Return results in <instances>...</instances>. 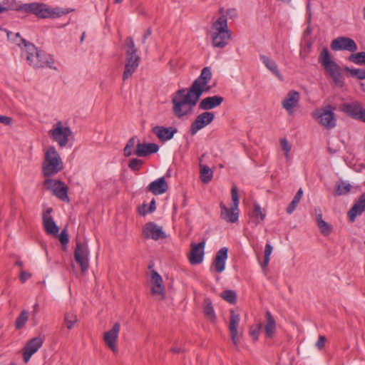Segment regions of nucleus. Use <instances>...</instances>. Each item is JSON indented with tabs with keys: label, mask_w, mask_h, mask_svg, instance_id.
I'll return each mask as SVG.
<instances>
[{
	"label": "nucleus",
	"mask_w": 365,
	"mask_h": 365,
	"mask_svg": "<svg viewBox=\"0 0 365 365\" xmlns=\"http://www.w3.org/2000/svg\"><path fill=\"white\" fill-rule=\"evenodd\" d=\"M211 78L210 68L205 67L187 91L185 88H181L175 93L172 103L173 111L175 116L181 118L192 111L202 94L211 89V86L208 85Z\"/></svg>",
	"instance_id": "nucleus-1"
},
{
	"label": "nucleus",
	"mask_w": 365,
	"mask_h": 365,
	"mask_svg": "<svg viewBox=\"0 0 365 365\" xmlns=\"http://www.w3.org/2000/svg\"><path fill=\"white\" fill-rule=\"evenodd\" d=\"M218 12L220 16L212 24V29L215 31L212 34L213 46H225L230 43L231 32L227 29L224 9L220 8Z\"/></svg>",
	"instance_id": "nucleus-2"
},
{
	"label": "nucleus",
	"mask_w": 365,
	"mask_h": 365,
	"mask_svg": "<svg viewBox=\"0 0 365 365\" xmlns=\"http://www.w3.org/2000/svg\"><path fill=\"white\" fill-rule=\"evenodd\" d=\"M63 168L60 155L53 146L49 147L44 155L42 163V173L46 178L55 175Z\"/></svg>",
	"instance_id": "nucleus-3"
},
{
	"label": "nucleus",
	"mask_w": 365,
	"mask_h": 365,
	"mask_svg": "<svg viewBox=\"0 0 365 365\" xmlns=\"http://www.w3.org/2000/svg\"><path fill=\"white\" fill-rule=\"evenodd\" d=\"M21 55L34 68L51 67L53 63L51 56L38 47H24Z\"/></svg>",
	"instance_id": "nucleus-4"
},
{
	"label": "nucleus",
	"mask_w": 365,
	"mask_h": 365,
	"mask_svg": "<svg viewBox=\"0 0 365 365\" xmlns=\"http://www.w3.org/2000/svg\"><path fill=\"white\" fill-rule=\"evenodd\" d=\"M334 110V106L328 104L315 109L312 113V116L324 129H332L336 125Z\"/></svg>",
	"instance_id": "nucleus-5"
},
{
	"label": "nucleus",
	"mask_w": 365,
	"mask_h": 365,
	"mask_svg": "<svg viewBox=\"0 0 365 365\" xmlns=\"http://www.w3.org/2000/svg\"><path fill=\"white\" fill-rule=\"evenodd\" d=\"M319 61L324 70L330 75L336 85L341 87L344 84V78L341 73L339 66L331 58L327 48H324L321 53Z\"/></svg>",
	"instance_id": "nucleus-6"
},
{
	"label": "nucleus",
	"mask_w": 365,
	"mask_h": 365,
	"mask_svg": "<svg viewBox=\"0 0 365 365\" xmlns=\"http://www.w3.org/2000/svg\"><path fill=\"white\" fill-rule=\"evenodd\" d=\"M19 9L33 14L41 19L60 16L65 14L63 11H60L58 9L50 10L46 4L41 3L24 4L20 6Z\"/></svg>",
	"instance_id": "nucleus-7"
},
{
	"label": "nucleus",
	"mask_w": 365,
	"mask_h": 365,
	"mask_svg": "<svg viewBox=\"0 0 365 365\" xmlns=\"http://www.w3.org/2000/svg\"><path fill=\"white\" fill-rule=\"evenodd\" d=\"M232 206L230 209L227 208L222 202L220 203V217L222 220L228 222H236L239 217V196L236 186H233L231 190Z\"/></svg>",
	"instance_id": "nucleus-8"
},
{
	"label": "nucleus",
	"mask_w": 365,
	"mask_h": 365,
	"mask_svg": "<svg viewBox=\"0 0 365 365\" xmlns=\"http://www.w3.org/2000/svg\"><path fill=\"white\" fill-rule=\"evenodd\" d=\"M140 58L135 47H128L126 51L125 70L123 80L125 81L130 77L139 66Z\"/></svg>",
	"instance_id": "nucleus-9"
},
{
	"label": "nucleus",
	"mask_w": 365,
	"mask_h": 365,
	"mask_svg": "<svg viewBox=\"0 0 365 365\" xmlns=\"http://www.w3.org/2000/svg\"><path fill=\"white\" fill-rule=\"evenodd\" d=\"M48 134L61 148H63L68 144V138L72 135V131L70 128L63 126L59 121L53 125V129L48 131Z\"/></svg>",
	"instance_id": "nucleus-10"
},
{
	"label": "nucleus",
	"mask_w": 365,
	"mask_h": 365,
	"mask_svg": "<svg viewBox=\"0 0 365 365\" xmlns=\"http://www.w3.org/2000/svg\"><path fill=\"white\" fill-rule=\"evenodd\" d=\"M88 255L89 250L87 244L77 240L74 250V258L80 265L83 273L86 272L89 267Z\"/></svg>",
	"instance_id": "nucleus-11"
},
{
	"label": "nucleus",
	"mask_w": 365,
	"mask_h": 365,
	"mask_svg": "<svg viewBox=\"0 0 365 365\" xmlns=\"http://www.w3.org/2000/svg\"><path fill=\"white\" fill-rule=\"evenodd\" d=\"M341 110L352 118L365 123V109L360 103L355 101L344 103Z\"/></svg>",
	"instance_id": "nucleus-12"
},
{
	"label": "nucleus",
	"mask_w": 365,
	"mask_h": 365,
	"mask_svg": "<svg viewBox=\"0 0 365 365\" xmlns=\"http://www.w3.org/2000/svg\"><path fill=\"white\" fill-rule=\"evenodd\" d=\"M215 119V114L212 112H204L198 115L191 123L190 133L192 135H195L200 130L210 124Z\"/></svg>",
	"instance_id": "nucleus-13"
},
{
	"label": "nucleus",
	"mask_w": 365,
	"mask_h": 365,
	"mask_svg": "<svg viewBox=\"0 0 365 365\" xmlns=\"http://www.w3.org/2000/svg\"><path fill=\"white\" fill-rule=\"evenodd\" d=\"M240 322V314L235 313L234 310H230V322L228 325V329L230 332V337L232 343L238 349V344L240 342V339L242 336V334H240L238 331V327Z\"/></svg>",
	"instance_id": "nucleus-14"
},
{
	"label": "nucleus",
	"mask_w": 365,
	"mask_h": 365,
	"mask_svg": "<svg viewBox=\"0 0 365 365\" xmlns=\"http://www.w3.org/2000/svg\"><path fill=\"white\" fill-rule=\"evenodd\" d=\"M150 291L152 294L159 297V299H164L165 297V288L162 277L155 270H152L150 274Z\"/></svg>",
	"instance_id": "nucleus-15"
},
{
	"label": "nucleus",
	"mask_w": 365,
	"mask_h": 365,
	"mask_svg": "<svg viewBox=\"0 0 365 365\" xmlns=\"http://www.w3.org/2000/svg\"><path fill=\"white\" fill-rule=\"evenodd\" d=\"M43 339L41 336L34 337L30 339L24 348L23 357L25 363H28L31 356L34 354L42 346Z\"/></svg>",
	"instance_id": "nucleus-16"
},
{
	"label": "nucleus",
	"mask_w": 365,
	"mask_h": 365,
	"mask_svg": "<svg viewBox=\"0 0 365 365\" xmlns=\"http://www.w3.org/2000/svg\"><path fill=\"white\" fill-rule=\"evenodd\" d=\"M120 324L119 322H115L112 329L104 333L103 340L106 346L111 349L113 352L118 351L117 339L120 331Z\"/></svg>",
	"instance_id": "nucleus-17"
},
{
	"label": "nucleus",
	"mask_w": 365,
	"mask_h": 365,
	"mask_svg": "<svg viewBox=\"0 0 365 365\" xmlns=\"http://www.w3.org/2000/svg\"><path fill=\"white\" fill-rule=\"evenodd\" d=\"M53 209L48 207L42 214L43 227L45 232L50 235H56L59 231V228L51 216Z\"/></svg>",
	"instance_id": "nucleus-18"
},
{
	"label": "nucleus",
	"mask_w": 365,
	"mask_h": 365,
	"mask_svg": "<svg viewBox=\"0 0 365 365\" xmlns=\"http://www.w3.org/2000/svg\"><path fill=\"white\" fill-rule=\"evenodd\" d=\"M143 232L145 237L150 238L154 240L163 239L166 237L165 232L163 231L162 227L152 222L145 224Z\"/></svg>",
	"instance_id": "nucleus-19"
},
{
	"label": "nucleus",
	"mask_w": 365,
	"mask_h": 365,
	"mask_svg": "<svg viewBox=\"0 0 365 365\" xmlns=\"http://www.w3.org/2000/svg\"><path fill=\"white\" fill-rule=\"evenodd\" d=\"M205 245V241H202L198 244H191V251L189 255V260L190 264H197L202 262Z\"/></svg>",
	"instance_id": "nucleus-20"
},
{
	"label": "nucleus",
	"mask_w": 365,
	"mask_h": 365,
	"mask_svg": "<svg viewBox=\"0 0 365 365\" xmlns=\"http://www.w3.org/2000/svg\"><path fill=\"white\" fill-rule=\"evenodd\" d=\"M299 92L292 90L288 92L287 95L282 102V106L289 114L293 113V109L297 107L299 102Z\"/></svg>",
	"instance_id": "nucleus-21"
},
{
	"label": "nucleus",
	"mask_w": 365,
	"mask_h": 365,
	"mask_svg": "<svg viewBox=\"0 0 365 365\" xmlns=\"http://www.w3.org/2000/svg\"><path fill=\"white\" fill-rule=\"evenodd\" d=\"M152 131L160 141L165 142L173 138L174 135L178 132V129L174 127L166 128L157 125L153 128Z\"/></svg>",
	"instance_id": "nucleus-22"
},
{
	"label": "nucleus",
	"mask_w": 365,
	"mask_h": 365,
	"mask_svg": "<svg viewBox=\"0 0 365 365\" xmlns=\"http://www.w3.org/2000/svg\"><path fill=\"white\" fill-rule=\"evenodd\" d=\"M159 146L155 143H137V148L134 154L138 157H145L158 151Z\"/></svg>",
	"instance_id": "nucleus-23"
},
{
	"label": "nucleus",
	"mask_w": 365,
	"mask_h": 365,
	"mask_svg": "<svg viewBox=\"0 0 365 365\" xmlns=\"http://www.w3.org/2000/svg\"><path fill=\"white\" fill-rule=\"evenodd\" d=\"M224 101V98L220 96H213L206 97L201 100L199 103V108L201 110H209L213 109Z\"/></svg>",
	"instance_id": "nucleus-24"
},
{
	"label": "nucleus",
	"mask_w": 365,
	"mask_h": 365,
	"mask_svg": "<svg viewBox=\"0 0 365 365\" xmlns=\"http://www.w3.org/2000/svg\"><path fill=\"white\" fill-rule=\"evenodd\" d=\"M168 188L167 182L164 177H161L149 184L147 190L155 195L165 193Z\"/></svg>",
	"instance_id": "nucleus-25"
},
{
	"label": "nucleus",
	"mask_w": 365,
	"mask_h": 365,
	"mask_svg": "<svg viewBox=\"0 0 365 365\" xmlns=\"http://www.w3.org/2000/svg\"><path fill=\"white\" fill-rule=\"evenodd\" d=\"M228 249L227 247L221 248L216 254L213 266L217 272L221 273L225 267V262L227 259Z\"/></svg>",
	"instance_id": "nucleus-26"
},
{
	"label": "nucleus",
	"mask_w": 365,
	"mask_h": 365,
	"mask_svg": "<svg viewBox=\"0 0 365 365\" xmlns=\"http://www.w3.org/2000/svg\"><path fill=\"white\" fill-rule=\"evenodd\" d=\"M365 210V193L362 194L348 212L349 220L353 222L356 216Z\"/></svg>",
	"instance_id": "nucleus-27"
},
{
	"label": "nucleus",
	"mask_w": 365,
	"mask_h": 365,
	"mask_svg": "<svg viewBox=\"0 0 365 365\" xmlns=\"http://www.w3.org/2000/svg\"><path fill=\"white\" fill-rule=\"evenodd\" d=\"M266 324L264 326L265 336L272 338L276 331V321L269 311L265 314Z\"/></svg>",
	"instance_id": "nucleus-28"
},
{
	"label": "nucleus",
	"mask_w": 365,
	"mask_h": 365,
	"mask_svg": "<svg viewBox=\"0 0 365 365\" xmlns=\"http://www.w3.org/2000/svg\"><path fill=\"white\" fill-rule=\"evenodd\" d=\"M315 213H316V219H317V226L319 229L320 232L324 236L329 235L331 232V230H332L331 225L328 224L327 222H325L322 219V211L319 209H318V210L316 209Z\"/></svg>",
	"instance_id": "nucleus-29"
},
{
	"label": "nucleus",
	"mask_w": 365,
	"mask_h": 365,
	"mask_svg": "<svg viewBox=\"0 0 365 365\" xmlns=\"http://www.w3.org/2000/svg\"><path fill=\"white\" fill-rule=\"evenodd\" d=\"M260 58L262 61V63L264 64V66L270 71H272L273 74H274L280 81L283 80V77L280 72L279 71L276 63L273 60L270 59L269 57L264 55H261Z\"/></svg>",
	"instance_id": "nucleus-30"
},
{
	"label": "nucleus",
	"mask_w": 365,
	"mask_h": 365,
	"mask_svg": "<svg viewBox=\"0 0 365 365\" xmlns=\"http://www.w3.org/2000/svg\"><path fill=\"white\" fill-rule=\"evenodd\" d=\"M203 306L204 314L206 318L211 322H215L216 316L211 300L208 298L205 299Z\"/></svg>",
	"instance_id": "nucleus-31"
},
{
	"label": "nucleus",
	"mask_w": 365,
	"mask_h": 365,
	"mask_svg": "<svg viewBox=\"0 0 365 365\" xmlns=\"http://www.w3.org/2000/svg\"><path fill=\"white\" fill-rule=\"evenodd\" d=\"M200 179L204 183L211 181L213 176V171L206 165L200 164Z\"/></svg>",
	"instance_id": "nucleus-32"
},
{
	"label": "nucleus",
	"mask_w": 365,
	"mask_h": 365,
	"mask_svg": "<svg viewBox=\"0 0 365 365\" xmlns=\"http://www.w3.org/2000/svg\"><path fill=\"white\" fill-rule=\"evenodd\" d=\"M7 36L9 42L16 46H31L24 38L21 37L19 33L12 34L10 31H7Z\"/></svg>",
	"instance_id": "nucleus-33"
},
{
	"label": "nucleus",
	"mask_w": 365,
	"mask_h": 365,
	"mask_svg": "<svg viewBox=\"0 0 365 365\" xmlns=\"http://www.w3.org/2000/svg\"><path fill=\"white\" fill-rule=\"evenodd\" d=\"M351 190V185L344 181L339 182L336 184L334 195L335 196L343 195L348 193Z\"/></svg>",
	"instance_id": "nucleus-34"
},
{
	"label": "nucleus",
	"mask_w": 365,
	"mask_h": 365,
	"mask_svg": "<svg viewBox=\"0 0 365 365\" xmlns=\"http://www.w3.org/2000/svg\"><path fill=\"white\" fill-rule=\"evenodd\" d=\"M302 195H303V190L302 188H299V190L297 191V192L296 193L295 196L294 197L293 200H292V202L289 203V205L287 207L286 211H287V214L290 215L295 210Z\"/></svg>",
	"instance_id": "nucleus-35"
},
{
	"label": "nucleus",
	"mask_w": 365,
	"mask_h": 365,
	"mask_svg": "<svg viewBox=\"0 0 365 365\" xmlns=\"http://www.w3.org/2000/svg\"><path fill=\"white\" fill-rule=\"evenodd\" d=\"M330 46H356L354 41L350 38L341 36L334 39Z\"/></svg>",
	"instance_id": "nucleus-36"
},
{
	"label": "nucleus",
	"mask_w": 365,
	"mask_h": 365,
	"mask_svg": "<svg viewBox=\"0 0 365 365\" xmlns=\"http://www.w3.org/2000/svg\"><path fill=\"white\" fill-rule=\"evenodd\" d=\"M67 192H68V187H67V186L63 184V182H61V185H59L57 187V189H56L53 192V194L54 195H56L57 197H58L59 199L65 201V200H68Z\"/></svg>",
	"instance_id": "nucleus-37"
},
{
	"label": "nucleus",
	"mask_w": 365,
	"mask_h": 365,
	"mask_svg": "<svg viewBox=\"0 0 365 365\" xmlns=\"http://www.w3.org/2000/svg\"><path fill=\"white\" fill-rule=\"evenodd\" d=\"M138 141L139 140L135 136H133L128 140L125 147L123 149V154L125 157H129L133 153V150L135 145H137Z\"/></svg>",
	"instance_id": "nucleus-38"
},
{
	"label": "nucleus",
	"mask_w": 365,
	"mask_h": 365,
	"mask_svg": "<svg viewBox=\"0 0 365 365\" xmlns=\"http://www.w3.org/2000/svg\"><path fill=\"white\" fill-rule=\"evenodd\" d=\"M77 321H78L77 316L74 313H73L71 312H68L65 314L64 322H65L66 327L68 329H71L74 327V325L77 322Z\"/></svg>",
	"instance_id": "nucleus-39"
},
{
	"label": "nucleus",
	"mask_w": 365,
	"mask_h": 365,
	"mask_svg": "<svg viewBox=\"0 0 365 365\" xmlns=\"http://www.w3.org/2000/svg\"><path fill=\"white\" fill-rule=\"evenodd\" d=\"M259 217H260L261 220H263L265 217V214L262 211L259 205H255L252 216V222H253L255 225H257L259 223V220L258 218Z\"/></svg>",
	"instance_id": "nucleus-40"
},
{
	"label": "nucleus",
	"mask_w": 365,
	"mask_h": 365,
	"mask_svg": "<svg viewBox=\"0 0 365 365\" xmlns=\"http://www.w3.org/2000/svg\"><path fill=\"white\" fill-rule=\"evenodd\" d=\"M348 59L354 63L365 66V52L352 53L348 57Z\"/></svg>",
	"instance_id": "nucleus-41"
},
{
	"label": "nucleus",
	"mask_w": 365,
	"mask_h": 365,
	"mask_svg": "<svg viewBox=\"0 0 365 365\" xmlns=\"http://www.w3.org/2000/svg\"><path fill=\"white\" fill-rule=\"evenodd\" d=\"M220 297L230 304H235L237 301V294L233 290H225L220 294Z\"/></svg>",
	"instance_id": "nucleus-42"
},
{
	"label": "nucleus",
	"mask_w": 365,
	"mask_h": 365,
	"mask_svg": "<svg viewBox=\"0 0 365 365\" xmlns=\"http://www.w3.org/2000/svg\"><path fill=\"white\" fill-rule=\"evenodd\" d=\"M29 319V312L26 310H23L16 321V328L19 329L22 328Z\"/></svg>",
	"instance_id": "nucleus-43"
},
{
	"label": "nucleus",
	"mask_w": 365,
	"mask_h": 365,
	"mask_svg": "<svg viewBox=\"0 0 365 365\" xmlns=\"http://www.w3.org/2000/svg\"><path fill=\"white\" fill-rule=\"evenodd\" d=\"M61 182H62L61 180H53V179H51V178H47L43 182V185H44V187L47 190H51L53 192L56 189H57V187L59 185H61Z\"/></svg>",
	"instance_id": "nucleus-44"
},
{
	"label": "nucleus",
	"mask_w": 365,
	"mask_h": 365,
	"mask_svg": "<svg viewBox=\"0 0 365 365\" xmlns=\"http://www.w3.org/2000/svg\"><path fill=\"white\" fill-rule=\"evenodd\" d=\"M344 69L352 76L356 77L358 79H365V69L350 68L349 67H345Z\"/></svg>",
	"instance_id": "nucleus-45"
},
{
	"label": "nucleus",
	"mask_w": 365,
	"mask_h": 365,
	"mask_svg": "<svg viewBox=\"0 0 365 365\" xmlns=\"http://www.w3.org/2000/svg\"><path fill=\"white\" fill-rule=\"evenodd\" d=\"M261 328H262L261 323L257 324L255 328H253V327L250 328V334L255 341L258 339Z\"/></svg>",
	"instance_id": "nucleus-46"
},
{
	"label": "nucleus",
	"mask_w": 365,
	"mask_h": 365,
	"mask_svg": "<svg viewBox=\"0 0 365 365\" xmlns=\"http://www.w3.org/2000/svg\"><path fill=\"white\" fill-rule=\"evenodd\" d=\"M142 164H143V161L141 160H139L137 158H133L130 160L128 167L132 170H138Z\"/></svg>",
	"instance_id": "nucleus-47"
},
{
	"label": "nucleus",
	"mask_w": 365,
	"mask_h": 365,
	"mask_svg": "<svg viewBox=\"0 0 365 365\" xmlns=\"http://www.w3.org/2000/svg\"><path fill=\"white\" fill-rule=\"evenodd\" d=\"M58 239L63 245H66L69 241L68 235L66 229H63L58 236Z\"/></svg>",
	"instance_id": "nucleus-48"
},
{
	"label": "nucleus",
	"mask_w": 365,
	"mask_h": 365,
	"mask_svg": "<svg viewBox=\"0 0 365 365\" xmlns=\"http://www.w3.org/2000/svg\"><path fill=\"white\" fill-rule=\"evenodd\" d=\"M225 17L227 16L230 19H234L237 16V10L234 8L228 9L225 11Z\"/></svg>",
	"instance_id": "nucleus-49"
},
{
	"label": "nucleus",
	"mask_w": 365,
	"mask_h": 365,
	"mask_svg": "<svg viewBox=\"0 0 365 365\" xmlns=\"http://www.w3.org/2000/svg\"><path fill=\"white\" fill-rule=\"evenodd\" d=\"M280 145L282 146V150L285 151V153H289V151L291 150V145L287 139H281Z\"/></svg>",
	"instance_id": "nucleus-50"
},
{
	"label": "nucleus",
	"mask_w": 365,
	"mask_h": 365,
	"mask_svg": "<svg viewBox=\"0 0 365 365\" xmlns=\"http://www.w3.org/2000/svg\"><path fill=\"white\" fill-rule=\"evenodd\" d=\"M326 337L324 336H319L317 341L316 342V346L319 349H322L325 344Z\"/></svg>",
	"instance_id": "nucleus-51"
},
{
	"label": "nucleus",
	"mask_w": 365,
	"mask_h": 365,
	"mask_svg": "<svg viewBox=\"0 0 365 365\" xmlns=\"http://www.w3.org/2000/svg\"><path fill=\"white\" fill-rule=\"evenodd\" d=\"M31 274L29 272H27L23 269L21 270L20 273V280L22 283H24L27 279L31 278Z\"/></svg>",
	"instance_id": "nucleus-52"
},
{
	"label": "nucleus",
	"mask_w": 365,
	"mask_h": 365,
	"mask_svg": "<svg viewBox=\"0 0 365 365\" xmlns=\"http://www.w3.org/2000/svg\"><path fill=\"white\" fill-rule=\"evenodd\" d=\"M272 250H273V247L271 245V244L269 242L267 243V245L265 246V249H264V257L269 258L270 255L272 252Z\"/></svg>",
	"instance_id": "nucleus-53"
},
{
	"label": "nucleus",
	"mask_w": 365,
	"mask_h": 365,
	"mask_svg": "<svg viewBox=\"0 0 365 365\" xmlns=\"http://www.w3.org/2000/svg\"><path fill=\"white\" fill-rule=\"evenodd\" d=\"M151 34H152V31H151V29H148L145 33H144V35L143 36V40H142V43L143 44H145V43H150V41H148L147 39L151 36Z\"/></svg>",
	"instance_id": "nucleus-54"
},
{
	"label": "nucleus",
	"mask_w": 365,
	"mask_h": 365,
	"mask_svg": "<svg viewBox=\"0 0 365 365\" xmlns=\"http://www.w3.org/2000/svg\"><path fill=\"white\" fill-rule=\"evenodd\" d=\"M11 121L12 119L11 118L0 115V123L4 125H10Z\"/></svg>",
	"instance_id": "nucleus-55"
},
{
	"label": "nucleus",
	"mask_w": 365,
	"mask_h": 365,
	"mask_svg": "<svg viewBox=\"0 0 365 365\" xmlns=\"http://www.w3.org/2000/svg\"><path fill=\"white\" fill-rule=\"evenodd\" d=\"M138 212L141 215H145L147 213L149 212V210L148 209H147V205H143V206L138 208Z\"/></svg>",
	"instance_id": "nucleus-56"
},
{
	"label": "nucleus",
	"mask_w": 365,
	"mask_h": 365,
	"mask_svg": "<svg viewBox=\"0 0 365 365\" xmlns=\"http://www.w3.org/2000/svg\"><path fill=\"white\" fill-rule=\"evenodd\" d=\"M334 50H336V51H338V50H349L350 51H354L355 50H356L357 47H341V46H339V47H331Z\"/></svg>",
	"instance_id": "nucleus-57"
},
{
	"label": "nucleus",
	"mask_w": 365,
	"mask_h": 365,
	"mask_svg": "<svg viewBox=\"0 0 365 365\" xmlns=\"http://www.w3.org/2000/svg\"><path fill=\"white\" fill-rule=\"evenodd\" d=\"M155 208H156L155 201V200H153L150 202V205H149V208H148L149 212H153L155 210Z\"/></svg>",
	"instance_id": "nucleus-58"
},
{
	"label": "nucleus",
	"mask_w": 365,
	"mask_h": 365,
	"mask_svg": "<svg viewBox=\"0 0 365 365\" xmlns=\"http://www.w3.org/2000/svg\"><path fill=\"white\" fill-rule=\"evenodd\" d=\"M269 262V258L264 257V262L262 264V268L265 269L267 267Z\"/></svg>",
	"instance_id": "nucleus-59"
},
{
	"label": "nucleus",
	"mask_w": 365,
	"mask_h": 365,
	"mask_svg": "<svg viewBox=\"0 0 365 365\" xmlns=\"http://www.w3.org/2000/svg\"><path fill=\"white\" fill-rule=\"evenodd\" d=\"M127 46H134V41L131 37L127 38Z\"/></svg>",
	"instance_id": "nucleus-60"
},
{
	"label": "nucleus",
	"mask_w": 365,
	"mask_h": 365,
	"mask_svg": "<svg viewBox=\"0 0 365 365\" xmlns=\"http://www.w3.org/2000/svg\"><path fill=\"white\" fill-rule=\"evenodd\" d=\"M170 351L173 353H180L181 351V349L178 347H173L171 348Z\"/></svg>",
	"instance_id": "nucleus-61"
},
{
	"label": "nucleus",
	"mask_w": 365,
	"mask_h": 365,
	"mask_svg": "<svg viewBox=\"0 0 365 365\" xmlns=\"http://www.w3.org/2000/svg\"><path fill=\"white\" fill-rule=\"evenodd\" d=\"M38 307H39V305H38V303H36V304H34V312L35 313H37V312H38Z\"/></svg>",
	"instance_id": "nucleus-62"
},
{
	"label": "nucleus",
	"mask_w": 365,
	"mask_h": 365,
	"mask_svg": "<svg viewBox=\"0 0 365 365\" xmlns=\"http://www.w3.org/2000/svg\"><path fill=\"white\" fill-rule=\"evenodd\" d=\"M16 265L19 266V267H22L24 264L23 262L18 260L16 262Z\"/></svg>",
	"instance_id": "nucleus-63"
},
{
	"label": "nucleus",
	"mask_w": 365,
	"mask_h": 365,
	"mask_svg": "<svg viewBox=\"0 0 365 365\" xmlns=\"http://www.w3.org/2000/svg\"><path fill=\"white\" fill-rule=\"evenodd\" d=\"M123 0H114L115 4H120L123 2Z\"/></svg>",
	"instance_id": "nucleus-64"
}]
</instances>
